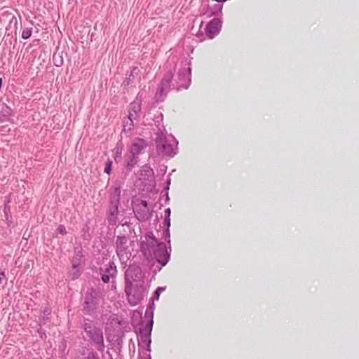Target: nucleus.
I'll return each instance as SVG.
<instances>
[{
    "label": "nucleus",
    "mask_w": 359,
    "mask_h": 359,
    "mask_svg": "<svg viewBox=\"0 0 359 359\" xmlns=\"http://www.w3.org/2000/svg\"><path fill=\"white\" fill-rule=\"evenodd\" d=\"M125 292L127 295L128 301L132 306H135L141 303L147 294L143 280H137L132 285H126Z\"/></svg>",
    "instance_id": "1"
},
{
    "label": "nucleus",
    "mask_w": 359,
    "mask_h": 359,
    "mask_svg": "<svg viewBox=\"0 0 359 359\" xmlns=\"http://www.w3.org/2000/svg\"><path fill=\"white\" fill-rule=\"evenodd\" d=\"M120 198L121 189L120 188H116L111 196L108 218L109 222L113 225L116 223V216L118 214V207L120 202Z\"/></svg>",
    "instance_id": "2"
},
{
    "label": "nucleus",
    "mask_w": 359,
    "mask_h": 359,
    "mask_svg": "<svg viewBox=\"0 0 359 359\" xmlns=\"http://www.w3.org/2000/svg\"><path fill=\"white\" fill-rule=\"evenodd\" d=\"M126 285H132L137 280H142V272L139 267L130 266L125 273Z\"/></svg>",
    "instance_id": "3"
},
{
    "label": "nucleus",
    "mask_w": 359,
    "mask_h": 359,
    "mask_svg": "<svg viewBox=\"0 0 359 359\" xmlns=\"http://www.w3.org/2000/svg\"><path fill=\"white\" fill-rule=\"evenodd\" d=\"M221 28V22L219 19L215 18L210 21L206 26L205 31L210 39L217 36Z\"/></svg>",
    "instance_id": "4"
},
{
    "label": "nucleus",
    "mask_w": 359,
    "mask_h": 359,
    "mask_svg": "<svg viewBox=\"0 0 359 359\" xmlns=\"http://www.w3.org/2000/svg\"><path fill=\"white\" fill-rule=\"evenodd\" d=\"M85 330L95 342L97 344H102L103 342L102 332L100 329L89 325L85 327Z\"/></svg>",
    "instance_id": "5"
},
{
    "label": "nucleus",
    "mask_w": 359,
    "mask_h": 359,
    "mask_svg": "<svg viewBox=\"0 0 359 359\" xmlns=\"http://www.w3.org/2000/svg\"><path fill=\"white\" fill-rule=\"evenodd\" d=\"M155 258L157 262L162 266H165L168 259V255L164 245H158L157 250L154 252Z\"/></svg>",
    "instance_id": "6"
},
{
    "label": "nucleus",
    "mask_w": 359,
    "mask_h": 359,
    "mask_svg": "<svg viewBox=\"0 0 359 359\" xmlns=\"http://www.w3.org/2000/svg\"><path fill=\"white\" fill-rule=\"evenodd\" d=\"M146 146L147 144L144 140H135L132 143L130 147L129 152L137 156L140 154H141L143 151V150L146 148Z\"/></svg>",
    "instance_id": "7"
},
{
    "label": "nucleus",
    "mask_w": 359,
    "mask_h": 359,
    "mask_svg": "<svg viewBox=\"0 0 359 359\" xmlns=\"http://www.w3.org/2000/svg\"><path fill=\"white\" fill-rule=\"evenodd\" d=\"M137 156L128 152L125 155V163L128 168L131 169L137 163Z\"/></svg>",
    "instance_id": "8"
},
{
    "label": "nucleus",
    "mask_w": 359,
    "mask_h": 359,
    "mask_svg": "<svg viewBox=\"0 0 359 359\" xmlns=\"http://www.w3.org/2000/svg\"><path fill=\"white\" fill-rule=\"evenodd\" d=\"M32 33V28H25L22 32V38L24 39H27L31 36Z\"/></svg>",
    "instance_id": "9"
},
{
    "label": "nucleus",
    "mask_w": 359,
    "mask_h": 359,
    "mask_svg": "<svg viewBox=\"0 0 359 359\" xmlns=\"http://www.w3.org/2000/svg\"><path fill=\"white\" fill-rule=\"evenodd\" d=\"M81 359H99V358L97 354L90 352L84 354Z\"/></svg>",
    "instance_id": "10"
},
{
    "label": "nucleus",
    "mask_w": 359,
    "mask_h": 359,
    "mask_svg": "<svg viewBox=\"0 0 359 359\" xmlns=\"http://www.w3.org/2000/svg\"><path fill=\"white\" fill-rule=\"evenodd\" d=\"M111 164H112V162L111 160H108L105 164L104 172H106L108 175L110 174V172H111Z\"/></svg>",
    "instance_id": "11"
},
{
    "label": "nucleus",
    "mask_w": 359,
    "mask_h": 359,
    "mask_svg": "<svg viewBox=\"0 0 359 359\" xmlns=\"http://www.w3.org/2000/svg\"><path fill=\"white\" fill-rule=\"evenodd\" d=\"M57 231L59 233L62 234V235H65L67 233V231H66V228L65 226L63 225H59L57 229Z\"/></svg>",
    "instance_id": "12"
},
{
    "label": "nucleus",
    "mask_w": 359,
    "mask_h": 359,
    "mask_svg": "<svg viewBox=\"0 0 359 359\" xmlns=\"http://www.w3.org/2000/svg\"><path fill=\"white\" fill-rule=\"evenodd\" d=\"M102 280L104 283H108L109 281V276L107 275H103L102 276Z\"/></svg>",
    "instance_id": "13"
},
{
    "label": "nucleus",
    "mask_w": 359,
    "mask_h": 359,
    "mask_svg": "<svg viewBox=\"0 0 359 359\" xmlns=\"http://www.w3.org/2000/svg\"><path fill=\"white\" fill-rule=\"evenodd\" d=\"M141 203H142V205L144 207H145V208H146V207H147V202H146L145 201H142L141 202Z\"/></svg>",
    "instance_id": "14"
},
{
    "label": "nucleus",
    "mask_w": 359,
    "mask_h": 359,
    "mask_svg": "<svg viewBox=\"0 0 359 359\" xmlns=\"http://www.w3.org/2000/svg\"><path fill=\"white\" fill-rule=\"evenodd\" d=\"M161 290L160 287H158L156 292V294L158 296V291Z\"/></svg>",
    "instance_id": "15"
},
{
    "label": "nucleus",
    "mask_w": 359,
    "mask_h": 359,
    "mask_svg": "<svg viewBox=\"0 0 359 359\" xmlns=\"http://www.w3.org/2000/svg\"><path fill=\"white\" fill-rule=\"evenodd\" d=\"M166 211H168L169 213L170 212V209H167Z\"/></svg>",
    "instance_id": "16"
}]
</instances>
